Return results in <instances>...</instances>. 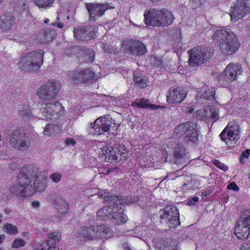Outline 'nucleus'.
<instances>
[{
  "label": "nucleus",
  "mask_w": 250,
  "mask_h": 250,
  "mask_svg": "<svg viewBox=\"0 0 250 250\" xmlns=\"http://www.w3.org/2000/svg\"><path fill=\"white\" fill-rule=\"evenodd\" d=\"M199 197L197 196H194L193 197L188 199V205L189 206H193L198 201Z\"/></svg>",
  "instance_id": "nucleus-50"
},
{
  "label": "nucleus",
  "mask_w": 250,
  "mask_h": 250,
  "mask_svg": "<svg viewBox=\"0 0 250 250\" xmlns=\"http://www.w3.org/2000/svg\"><path fill=\"white\" fill-rule=\"evenodd\" d=\"M53 127V125L52 124H47L44 127L43 131L44 134L46 135H49L51 128Z\"/></svg>",
  "instance_id": "nucleus-51"
},
{
  "label": "nucleus",
  "mask_w": 250,
  "mask_h": 250,
  "mask_svg": "<svg viewBox=\"0 0 250 250\" xmlns=\"http://www.w3.org/2000/svg\"><path fill=\"white\" fill-rule=\"evenodd\" d=\"M32 205L34 208H38L40 206V203L38 201L33 202Z\"/></svg>",
  "instance_id": "nucleus-62"
},
{
  "label": "nucleus",
  "mask_w": 250,
  "mask_h": 250,
  "mask_svg": "<svg viewBox=\"0 0 250 250\" xmlns=\"http://www.w3.org/2000/svg\"><path fill=\"white\" fill-rule=\"evenodd\" d=\"M198 130L196 123L187 122L176 126L174 133L176 136L184 138L187 143L195 144L198 140Z\"/></svg>",
  "instance_id": "nucleus-5"
},
{
  "label": "nucleus",
  "mask_w": 250,
  "mask_h": 250,
  "mask_svg": "<svg viewBox=\"0 0 250 250\" xmlns=\"http://www.w3.org/2000/svg\"><path fill=\"white\" fill-rule=\"evenodd\" d=\"M40 112L45 119H57L63 113V107L59 102L55 101L42 104Z\"/></svg>",
  "instance_id": "nucleus-11"
},
{
  "label": "nucleus",
  "mask_w": 250,
  "mask_h": 250,
  "mask_svg": "<svg viewBox=\"0 0 250 250\" xmlns=\"http://www.w3.org/2000/svg\"><path fill=\"white\" fill-rule=\"evenodd\" d=\"M36 5L40 8L50 6L52 4L54 0H34Z\"/></svg>",
  "instance_id": "nucleus-39"
},
{
  "label": "nucleus",
  "mask_w": 250,
  "mask_h": 250,
  "mask_svg": "<svg viewBox=\"0 0 250 250\" xmlns=\"http://www.w3.org/2000/svg\"><path fill=\"white\" fill-rule=\"evenodd\" d=\"M133 81L137 86L140 88H144L147 86L148 83L146 78L142 77L137 73H134Z\"/></svg>",
  "instance_id": "nucleus-34"
},
{
  "label": "nucleus",
  "mask_w": 250,
  "mask_h": 250,
  "mask_svg": "<svg viewBox=\"0 0 250 250\" xmlns=\"http://www.w3.org/2000/svg\"><path fill=\"white\" fill-rule=\"evenodd\" d=\"M132 105L135 107L155 109L158 108L157 105L149 103V100L147 99H136L132 103Z\"/></svg>",
  "instance_id": "nucleus-29"
},
{
  "label": "nucleus",
  "mask_w": 250,
  "mask_h": 250,
  "mask_svg": "<svg viewBox=\"0 0 250 250\" xmlns=\"http://www.w3.org/2000/svg\"><path fill=\"white\" fill-rule=\"evenodd\" d=\"M247 0H237L229 16H246L250 14V8L246 3Z\"/></svg>",
  "instance_id": "nucleus-24"
},
{
  "label": "nucleus",
  "mask_w": 250,
  "mask_h": 250,
  "mask_svg": "<svg viewBox=\"0 0 250 250\" xmlns=\"http://www.w3.org/2000/svg\"><path fill=\"white\" fill-rule=\"evenodd\" d=\"M112 206V204H110L109 207L105 206L99 209L97 212V216L104 220H109V217H108V216L110 215V211Z\"/></svg>",
  "instance_id": "nucleus-37"
},
{
  "label": "nucleus",
  "mask_w": 250,
  "mask_h": 250,
  "mask_svg": "<svg viewBox=\"0 0 250 250\" xmlns=\"http://www.w3.org/2000/svg\"><path fill=\"white\" fill-rule=\"evenodd\" d=\"M49 239L46 245L48 246L47 250H59V248L53 246L56 245L61 238V234L58 232H54L48 234Z\"/></svg>",
  "instance_id": "nucleus-28"
},
{
  "label": "nucleus",
  "mask_w": 250,
  "mask_h": 250,
  "mask_svg": "<svg viewBox=\"0 0 250 250\" xmlns=\"http://www.w3.org/2000/svg\"><path fill=\"white\" fill-rule=\"evenodd\" d=\"M187 111L188 114H191L194 111V108L192 106H189L187 108Z\"/></svg>",
  "instance_id": "nucleus-59"
},
{
  "label": "nucleus",
  "mask_w": 250,
  "mask_h": 250,
  "mask_svg": "<svg viewBox=\"0 0 250 250\" xmlns=\"http://www.w3.org/2000/svg\"><path fill=\"white\" fill-rule=\"evenodd\" d=\"M119 146V143L112 140L109 142L107 146L104 147L101 150L102 158L106 162L113 163L114 162L115 153L117 147Z\"/></svg>",
  "instance_id": "nucleus-20"
},
{
  "label": "nucleus",
  "mask_w": 250,
  "mask_h": 250,
  "mask_svg": "<svg viewBox=\"0 0 250 250\" xmlns=\"http://www.w3.org/2000/svg\"><path fill=\"white\" fill-rule=\"evenodd\" d=\"M213 164L215 166L224 171H226L228 169V167L226 165L221 163L219 160H214Z\"/></svg>",
  "instance_id": "nucleus-45"
},
{
  "label": "nucleus",
  "mask_w": 250,
  "mask_h": 250,
  "mask_svg": "<svg viewBox=\"0 0 250 250\" xmlns=\"http://www.w3.org/2000/svg\"><path fill=\"white\" fill-rule=\"evenodd\" d=\"M189 64L191 66H199L210 59L214 52L213 49L197 46L188 51Z\"/></svg>",
  "instance_id": "nucleus-6"
},
{
  "label": "nucleus",
  "mask_w": 250,
  "mask_h": 250,
  "mask_svg": "<svg viewBox=\"0 0 250 250\" xmlns=\"http://www.w3.org/2000/svg\"><path fill=\"white\" fill-rule=\"evenodd\" d=\"M69 76L71 82L79 83L91 80L94 77V73L90 69H86L80 72L73 71Z\"/></svg>",
  "instance_id": "nucleus-18"
},
{
  "label": "nucleus",
  "mask_w": 250,
  "mask_h": 250,
  "mask_svg": "<svg viewBox=\"0 0 250 250\" xmlns=\"http://www.w3.org/2000/svg\"><path fill=\"white\" fill-rule=\"evenodd\" d=\"M240 127L234 121L230 122L220 135V139L228 143V141L233 140L236 143L240 138Z\"/></svg>",
  "instance_id": "nucleus-14"
},
{
  "label": "nucleus",
  "mask_w": 250,
  "mask_h": 250,
  "mask_svg": "<svg viewBox=\"0 0 250 250\" xmlns=\"http://www.w3.org/2000/svg\"><path fill=\"white\" fill-rule=\"evenodd\" d=\"M84 58L86 59L87 62H92L94 57V50L91 48H85L84 50Z\"/></svg>",
  "instance_id": "nucleus-38"
},
{
  "label": "nucleus",
  "mask_w": 250,
  "mask_h": 250,
  "mask_svg": "<svg viewBox=\"0 0 250 250\" xmlns=\"http://www.w3.org/2000/svg\"><path fill=\"white\" fill-rule=\"evenodd\" d=\"M4 237H5L4 235H0V243H1L2 242L3 240L4 239Z\"/></svg>",
  "instance_id": "nucleus-64"
},
{
  "label": "nucleus",
  "mask_w": 250,
  "mask_h": 250,
  "mask_svg": "<svg viewBox=\"0 0 250 250\" xmlns=\"http://www.w3.org/2000/svg\"><path fill=\"white\" fill-rule=\"evenodd\" d=\"M14 23L13 19L11 17H0V30L6 31L9 29Z\"/></svg>",
  "instance_id": "nucleus-33"
},
{
  "label": "nucleus",
  "mask_w": 250,
  "mask_h": 250,
  "mask_svg": "<svg viewBox=\"0 0 250 250\" xmlns=\"http://www.w3.org/2000/svg\"><path fill=\"white\" fill-rule=\"evenodd\" d=\"M145 21L146 24L150 26H160L165 25L168 22H166L164 19L167 17H145Z\"/></svg>",
  "instance_id": "nucleus-30"
},
{
  "label": "nucleus",
  "mask_w": 250,
  "mask_h": 250,
  "mask_svg": "<svg viewBox=\"0 0 250 250\" xmlns=\"http://www.w3.org/2000/svg\"><path fill=\"white\" fill-rule=\"evenodd\" d=\"M212 39L220 42V49L225 55H230L235 53L239 47V42L236 35L229 29L224 27L216 30Z\"/></svg>",
  "instance_id": "nucleus-3"
},
{
  "label": "nucleus",
  "mask_w": 250,
  "mask_h": 250,
  "mask_svg": "<svg viewBox=\"0 0 250 250\" xmlns=\"http://www.w3.org/2000/svg\"><path fill=\"white\" fill-rule=\"evenodd\" d=\"M160 218L161 223L167 224L170 228H175L180 224L179 210L174 205L165 206Z\"/></svg>",
  "instance_id": "nucleus-8"
},
{
  "label": "nucleus",
  "mask_w": 250,
  "mask_h": 250,
  "mask_svg": "<svg viewBox=\"0 0 250 250\" xmlns=\"http://www.w3.org/2000/svg\"><path fill=\"white\" fill-rule=\"evenodd\" d=\"M240 250H250V243L244 244L241 248Z\"/></svg>",
  "instance_id": "nucleus-57"
},
{
  "label": "nucleus",
  "mask_w": 250,
  "mask_h": 250,
  "mask_svg": "<svg viewBox=\"0 0 250 250\" xmlns=\"http://www.w3.org/2000/svg\"><path fill=\"white\" fill-rule=\"evenodd\" d=\"M118 169V168L117 167H114V168H113L109 169L106 170V174H110L111 172H114L115 170H117Z\"/></svg>",
  "instance_id": "nucleus-58"
},
{
  "label": "nucleus",
  "mask_w": 250,
  "mask_h": 250,
  "mask_svg": "<svg viewBox=\"0 0 250 250\" xmlns=\"http://www.w3.org/2000/svg\"><path fill=\"white\" fill-rule=\"evenodd\" d=\"M210 118L213 119L214 121H216L219 118L218 110L216 109L215 107H211L210 108Z\"/></svg>",
  "instance_id": "nucleus-43"
},
{
  "label": "nucleus",
  "mask_w": 250,
  "mask_h": 250,
  "mask_svg": "<svg viewBox=\"0 0 250 250\" xmlns=\"http://www.w3.org/2000/svg\"><path fill=\"white\" fill-rule=\"evenodd\" d=\"M215 94V90L214 89L212 88L210 90H208V91H206L203 96V97L204 99H206V100L211 101L212 99H214V95Z\"/></svg>",
  "instance_id": "nucleus-41"
},
{
  "label": "nucleus",
  "mask_w": 250,
  "mask_h": 250,
  "mask_svg": "<svg viewBox=\"0 0 250 250\" xmlns=\"http://www.w3.org/2000/svg\"><path fill=\"white\" fill-rule=\"evenodd\" d=\"M61 85L58 81H50L40 87L37 91V95L40 100L48 102L57 97Z\"/></svg>",
  "instance_id": "nucleus-7"
},
{
  "label": "nucleus",
  "mask_w": 250,
  "mask_h": 250,
  "mask_svg": "<svg viewBox=\"0 0 250 250\" xmlns=\"http://www.w3.org/2000/svg\"><path fill=\"white\" fill-rule=\"evenodd\" d=\"M242 72V67L239 63H229L221 74L219 81L222 84L236 79Z\"/></svg>",
  "instance_id": "nucleus-13"
},
{
  "label": "nucleus",
  "mask_w": 250,
  "mask_h": 250,
  "mask_svg": "<svg viewBox=\"0 0 250 250\" xmlns=\"http://www.w3.org/2000/svg\"><path fill=\"white\" fill-rule=\"evenodd\" d=\"M52 24L54 26H56L59 28H62L63 26V23L62 22H55L52 23Z\"/></svg>",
  "instance_id": "nucleus-61"
},
{
  "label": "nucleus",
  "mask_w": 250,
  "mask_h": 250,
  "mask_svg": "<svg viewBox=\"0 0 250 250\" xmlns=\"http://www.w3.org/2000/svg\"><path fill=\"white\" fill-rule=\"evenodd\" d=\"M95 227L96 239H105L110 237L111 232L109 227L104 225H97Z\"/></svg>",
  "instance_id": "nucleus-27"
},
{
  "label": "nucleus",
  "mask_w": 250,
  "mask_h": 250,
  "mask_svg": "<svg viewBox=\"0 0 250 250\" xmlns=\"http://www.w3.org/2000/svg\"><path fill=\"white\" fill-rule=\"evenodd\" d=\"M18 114L19 118H21L25 121L30 120L33 118V116L31 113L30 107L26 105H20Z\"/></svg>",
  "instance_id": "nucleus-31"
},
{
  "label": "nucleus",
  "mask_w": 250,
  "mask_h": 250,
  "mask_svg": "<svg viewBox=\"0 0 250 250\" xmlns=\"http://www.w3.org/2000/svg\"><path fill=\"white\" fill-rule=\"evenodd\" d=\"M171 146L173 149L172 152L173 157L171 162L178 166L188 163L189 160L182 143L174 141L171 144Z\"/></svg>",
  "instance_id": "nucleus-12"
},
{
  "label": "nucleus",
  "mask_w": 250,
  "mask_h": 250,
  "mask_svg": "<svg viewBox=\"0 0 250 250\" xmlns=\"http://www.w3.org/2000/svg\"><path fill=\"white\" fill-rule=\"evenodd\" d=\"M212 192V191L210 188L207 189L205 191L202 192V195L205 197L208 196Z\"/></svg>",
  "instance_id": "nucleus-56"
},
{
  "label": "nucleus",
  "mask_w": 250,
  "mask_h": 250,
  "mask_svg": "<svg viewBox=\"0 0 250 250\" xmlns=\"http://www.w3.org/2000/svg\"><path fill=\"white\" fill-rule=\"evenodd\" d=\"M85 7L87 9L89 16H102L106 10L114 8L109 4H102L99 3H86Z\"/></svg>",
  "instance_id": "nucleus-21"
},
{
  "label": "nucleus",
  "mask_w": 250,
  "mask_h": 250,
  "mask_svg": "<svg viewBox=\"0 0 250 250\" xmlns=\"http://www.w3.org/2000/svg\"><path fill=\"white\" fill-rule=\"evenodd\" d=\"M38 172H39L40 174V178H37L36 175H35V176L33 175L31 177V182L35 178L34 180V186H33V188H34V192L36 191H43L46 188V180L44 179L42 176L41 171L38 169Z\"/></svg>",
  "instance_id": "nucleus-26"
},
{
  "label": "nucleus",
  "mask_w": 250,
  "mask_h": 250,
  "mask_svg": "<svg viewBox=\"0 0 250 250\" xmlns=\"http://www.w3.org/2000/svg\"><path fill=\"white\" fill-rule=\"evenodd\" d=\"M173 16L170 11L166 8L159 10L158 9L151 8L146 10L143 16Z\"/></svg>",
  "instance_id": "nucleus-32"
},
{
  "label": "nucleus",
  "mask_w": 250,
  "mask_h": 250,
  "mask_svg": "<svg viewBox=\"0 0 250 250\" xmlns=\"http://www.w3.org/2000/svg\"><path fill=\"white\" fill-rule=\"evenodd\" d=\"M189 2L193 9L199 8L203 3V0H189Z\"/></svg>",
  "instance_id": "nucleus-44"
},
{
  "label": "nucleus",
  "mask_w": 250,
  "mask_h": 250,
  "mask_svg": "<svg viewBox=\"0 0 250 250\" xmlns=\"http://www.w3.org/2000/svg\"><path fill=\"white\" fill-rule=\"evenodd\" d=\"M250 154V149H248L243 151L241 154V157L240 158V160L241 162L243 163V158H247L249 155Z\"/></svg>",
  "instance_id": "nucleus-48"
},
{
  "label": "nucleus",
  "mask_w": 250,
  "mask_h": 250,
  "mask_svg": "<svg viewBox=\"0 0 250 250\" xmlns=\"http://www.w3.org/2000/svg\"><path fill=\"white\" fill-rule=\"evenodd\" d=\"M102 49L105 52H107L108 53H111L114 50V49L111 47L109 44L107 43H105L103 44L102 45Z\"/></svg>",
  "instance_id": "nucleus-49"
},
{
  "label": "nucleus",
  "mask_w": 250,
  "mask_h": 250,
  "mask_svg": "<svg viewBox=\"0 0 250 250\" xmlns=\"http://www.w3.org/2000/svg\"><path fill=\"white\" fill-rule=\"evenodd\" d=\"M118 151L116 152L115 157L114 163H118L123 160H125L127 157V152L124 148V146L119 144V146L117 147Z\"/></svg>",
  "instance_id": "nucleus-35"
},
{
  "label": "nucleus",
  "mask_w": 250,
  "mask_h": 250,
  "mask_svg": "<svg viewBox=\"0 0 250 250\" xmlns=\"http://www.w3.org/2000/svg\"><path fill=\"white\" fill-rule=\"evenodd\" d=\"M4 228L5 231L11 234L17 233L18 232L17 227L12 224H6L4 226Z\"/></svg>",
  "instance_id": "nucleus-40"
},
{
  "label": "nucleus",
  "mask_w": 250,
  "mask_h": 250,
  "mask_svg": "<svg viewBox=\"0 0 250 250\" xmlns=\"http://www.w3.org/2000/svg\"><path fill=\"white\" fill-rule=\"evenodd\" d=\"M240 18L239 17H230V20L232 22H235L239 20H240ZM242 19V18H241Z\"/></svg>",
  "instance_id": "nucleus-60"
},
{
  "label": "nucleus",
  "mask_w": 250,
  "mask_h": 250,
  "mask_svg": "<svg viewBox=\"0 0 250 250\" xmlns=\"http://www.w3.org/2000/svg\"><path fill=\"white\" fill-rule=\"evenodd\" d=\"M44 52L42 49H36L22 55L19 62V67L23 70L34 71L43 63Z\"/></svg>",
  "instance_id": "nucleus-4"
},
{
  "label": "nucleus",
  "mask_w": 250,
  "mask_h": 250,
  "mask_svg": "<svg viewBox=\"0 0 250 250\" xmlns=\"http://www.w3.org/2000/svg\"><path fill=\"white\" fill-rule=\"evenodd\" d=\"M99 195L103 198L105 202L112 204L110 211V215L108 216L109 220L114 224H123L127 220V217L124 213L121 206L133 203L134 200L132 198H125L121 196L113 195L105 191L99 192Z\"/></svg>",
  "instance_id": "nucleus-1"
},
{
  "label": "nucleus",
  "mask_w": 250,
  "mask_h": 250,
  "mask_svg": "<svg viewBox=\"0 0 250 250\" xmlns=\"http://www.w3.org/2000/svg\"><path fill=\"white\" fill-rule=\"evenodd\" d=\"M14 8L12 15H22L27 16L31 14L28 6L25 4L24 0H20L12 3Z\"/></svg>",
  "instance_id": "nucleus-25"
},
{
  "label": "nucleus",
  "mask_w": 250,
  "mask_h": 250,
  "mask_svg": "<svg viewBox=\"0 0 250 250\" xmlns=\"http://www.w3.org/2000/svg\"><path fill=\"white\" fill-rule=\"evenodd\" d=\"M234 233L237 238H247L250 233V211L244 210L239 217L234 228Z\"/></svg>",
  "instance_id": "nucleus-9"
},
{
  "label": "nucleus",
  "mask_w": 250,
  "mask_h": 250,
  "mask_svg": "<svg viewBox=\"0 0 250 250\" xmlns=\"http://www.w3.org/2000/svg\"><path fill=\"white\" fill-rule=\"evenodd\" d=\"M45 31H43L42 32H40L37 36V40L39 42L44 43H46L47 40H45Z\"/></svg>",
  "instance_id": "nucleus-47"
},
{
  "label": "nucleus",
  "mask_w": 250,
  "mask_h": 250,
  "mask_svg": "<svg viewBox=\"0 0 250 250\" xmlns=\"http://www.w3.org/2000/svg\"><path fill=\"white\" fill-rule=\"evenodd\" d=\"M65 143L67 146H74L76 144L75 140L73 138H66L65 140Z\"/></svg>",
  "instance_id": "nucleus-53"
},
{
  "label": "nucleus",
  "mask_w": 250,
  "mask_h": 250,
  "mask_svg": "<svg viewBox=\"0 0 250 250\" xmlns=\"http://www.w3.org/2000/svg\"><path fill=\"white\" fill-rule=\"evenodd\" d=\"M95 230L94 226H83L78 230L77 237L81 241L96 239Z\"/></svg>",
  "instance_id": "nucleus-23"
},
{
  "label": "nucleus",
  "mask_w": 250,
  "mask_h": 250,
  "mask_svg": "<svg viewBox=\"0 0 250 250\" xmlns=\"http://www.w3.org/2000/svg\"><path fill=\"white\" fill-rule=\"evenodd\" d=\"M156 249L158 250H180L179 244L171 239H162L157 242L153 241Z\"/></svg>",
  "instance_id": "nucleus-22"
},
{
  "label": "nucleus",
  "mask_w": 250,
  "mask_h": 250,
  "mask_svg": "<svg viewBox=\"0 0 250 250\" xmlns=\"http://www.w3.org/2000/svg\"><path fill=\"white\" fill-rule=\"evenodd\" d=\"M36 175L40 178V174L36 167H24L18 176L20 184H15L11 188V192L16 195L27 196L34 193V188L31 183V177Z\"/></svg>",
  "instance_id": "nucleus-2"
},
{
  "label": "nucleus",
  "mask_w": 250,
  "mask_h": 250,
  "mask_svg": "<svg viewBox=\"0 0 250 250\" xmlns=\"http://www.w3.org/2000/svg\"><path fill=\"white\" fill-rule=\"evenodd\" d=\"M55 207L61 213L66 212L69 210L68 203L62 197L58 198Z\"/></svg>",
  "instance_id": "nucleus-36"
},
{
  "label": "nucleus",
  "mask_w": 250,
  "mask_h": 250,
  "mask_svg": "<svg viewBox=\"0 0 250 250\" xmlns=\"http://www.w3.org/2000/svg\"><path fill=\"white\" fill-rule=\"evenodd\" d=\"M98 30L96 26H89L82 25L74 28L73 30L75 38L80 41H87L94 38L95 33Z\"/></svg>",
  "instance_id": "nucleus-16"
},
{
  "label": "nucleus",
  "mask_w": 250,
  "mask_h": 250,
  "mask_svg": "<svg viewBox=\"0 0 250 250\" xmlns=\"http://www.w3.org/2000/svg\"><path fill=\"white\" fill-rule=\"evenodd\" d=\"M62 175L59 173H54L50 175V178L55 183H58L62 179Z\"/></svg>",
  "instance_id": "nucleus-46"
},
{
  "label": "nucleus",
  "mask_w": 250,
  "mask_h": 250,
  "mask_svg": "<svg viewBox=\"0 0 250 250\" xmlns=\"http://www.w3.org/2000/svg\"><path fill=\"white\" fill-rule=\"evenodd\" d=\"M96 17L91 16V17H89L88 21L89 22H92V21H96Z\"/></svg>",
  "instance_id": "nucleus-63"
},
{
  "label": "nucleus",
  "mask_w": 250,
  "mask_h": 250,
  "mask_svg": "<svg viewBox=\"0 0 250 250\" xmlns=\"http://www.w3.org/2000/svg\"><path fill=\"white\" fill-rule=\"evenodd\" d=\"M173 18H174V17H167V18H164V21L168 23L165 25H162L161 26H167L168 25L170 24L173 21Z\"/></svg>",
  "instance_id": "nucleus-55"
},
{
  "label": "nucleus",
  "mask_w": 250,
  "mask_h": 250,
  "mask_svg": "<svg viewBox=\"0 0 250 250\" xmlns=\"http://www.w3.org/2000/svg\"><path fill=\"white\" fill-rule=\"evenodd\" d=\"M10 141L14 148L21 150L27 149L29 145L28 137L22 128L17 127L12 131Z\"/></svg>",
  "instance_id": "nucleus-10"
},
{
  "label": "nucleus",
  "mask_w": 250,
  "mask_h": 250,
  "mask_svg": "<svg viewBox=\"0 0 250 250\" xmlns=\"http://www.w3.org/2000/svg\"><path fill=\"white\" fill-rule=\"evenodd\" d=\"M227 188L229 189H232L235 191H238L239 189V187L237 186V185L235 182H231L229 183L228 185Z\"/></svg>",
  "instance_id": "nucleus-52"
},
{
  "label": "nucleus",
  "mask_w": 250,
  "mask_h": 250,
  "mask_svg": "<svg viewBox=\"0 0 250 250\" xmlns=\"http://www.w3.org/2000/svg\"><path fill=\"white\" fill-rule=\"evenodd\" d=\"M187 92L181 87H171L167 95V100L169 103L177 104L181 103L187 96Z\"/></svg>",
  "instance_id": "nucleus-19"
},
{
  "label": "nucleus",
  "mask_w": 250,
  "mask_h": 250,
  "mask_svg": "<svg viewBox=\"0 0 250 250\" xmlns=\"http://www.w3.org/2000/svg\"><path fill=\"white\" fill-rule=\"evenodd\" d=\"M111 122L107 121L105 117L97 119L94 123V125L90 129L92 135H99L105 133H109Z\"/></svg>",
  "instance_id": "nucleus-17"
},
{
  "label": "nucleus",
  "mask_w": 250,
  "mask_h": 250,
  "mask_svg": "<svg viewBox=\"0 0 250 250\" xmlns=\"http://www.w3.org/2000/svg\"><path fill=\"white\" fill-rule=\"evenodd\" d=\"M45 38L47 40L46 42L50 41L52 39V34L50 33V31H45Z\"/></svg>",
  "instance_id": "nucleus-54"
},
{
  "label": "nucleus",
  "mask_w": 250,
  "mask_h": 250,
  "mask_svg": "<svg viewBox=\"0 0 250 250\" xmlns=\"http://www.w3.org/2000/svg\"><path fill=\"white\" fill-rule=\"evenodd\" d=\"M26 242L21 238L16 239L13 242L12 247L13 248H19L24 246Z\"/></svg>",
  "instance_id": "nucleus-42"
},
{
  "label": "nucleus",
  "mask_w": 250,
  "mask_h": 250,
  "mask_svg": "<svg viewBox=\"0 0 250 250\" xmlns=\"http://www.w3.org/2000/svg\"><path fill=\"white\" fill-rule=\"evenodd\" d=\"M123 46L127 53L132 55L142 56L146 52L145 45L138 40H126L123 42Z\"/></svg>",
  "instance_id": "nucleus-15"
}]
</instances>
